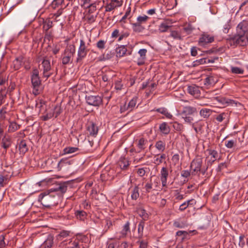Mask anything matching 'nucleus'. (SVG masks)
Here are the masks:
<instances>
[{"label": "nucleus", "instance_id": "nucleus-34", "mask_svg": "<svg viewBox=\"0 0 248 248\" xmlns=\"http://www.w3.org/2000/svg\"><path fill=\"white\" fill-rule=\"evenodd\" d=\"M119 7L120 6H117L116 4L110 1L109 3H107V4L105 7V11L110 12Z\"/></svg>", "mask_w": 248, "mask_h": 248}, {"label": "nucleus", "instance_id": "nucleus-19", "mask_svg": "<svg viewBox=\"0 0 248 248\" xmlns=\"http://www.w3.org/2000/svg\"><path fill=\"white\" fill-rule=\"evenodd\" d=\"M155 111L163 115L167 119H172L173 118L172 115L165 108L162 107L157 108Z\"/></svg>", "mask_w": 248, "mask_h": 248}, {"label": "nucleus", "instance_id": "nucleus-15", "mask_svg": "<svg viewBox=\"0 0 248 248\" xmlns=\"http://www.w3.org/2000/svg\"><path fill=\"white\" fill-rule=\"evenodd\" d=\"M197 112V110L196 108L191 106H186L183 108L181 115L190 116Z\"/></svg>", "mask_w": 248, "mask_h": 248}, {"label": "nucleus", "instance_id": "nucleus-18", "mask_svg": "<svg viewBox=\"0 0 248 248\" xmlns=\"http://www.w3.org/2000/svg\"><path fill=\"white\" fill-rule=\"evenodd\" d=\"M159 129L163 135H167L170 132V127L166 122H163L159 125Z\"/></svg>", "mask_w": 248, "mask_h": 248}, {"label": "nucleus", "instance_id": "nucleus-49", "mask_svg": "<svg viewBox=\"0 0 248 248\" xmlns=\"http://www.w3.org/2000/svg\"><path fill=\"white\" fill-rule=\"evenodd\" d=\"M205 58H202L194 61L192 65L193 66H197L201 64H205Z\"/></svg>", "mask_w": 248, "mask_h": 248}, {"label": "nucleus", "instance_id": "nucleus-11", "mask_svg": "<svg viewBox=\"0 0 248 248\" xmlns=\"http://www.w3.org/2000/svg\"><path fill=\"white\" fill-rule=\"evenodd\" d=\"M68 183L64 182L57 185L55 187L50 189V192H58L59 194L65 193L67 189Z\"/></svg>", "mask_w": 248, "mask_h": 248}, {"label": "nucleus", "instance_id": "nucleus-52", "mask_svg": "<svg viewBox=\"0 0 248 248\" xmlns=\"http://www.w3.org/2000/svg\"><path fill=\"white\" fill-rule=\"evenodd\" d=\"M236 30L237 31H239V34H245L246 29L244 28V25L242 23H240L237 27Z\"/></svg>", "mask_w": 248, "mask_h": 248}, {"label": "nucleus", "instance_id": "nucleus-60", "mask_svg": "<svg viewBox=\"0 0 248 248\" xmlns=\"http://www.w3.org/2000/svg\"><path fill=\"white\" fill-rule=\"evenodd\" d=\"M244 70L240 67H233V73L237 74H242L244 73Z\"/></svg>", "mask_w": 248, "mask_h": 248}, {"label": "nucleus", "instance_id": "nucleus-1", "mask_svg": "<svg viewBox=\"0 0 248 248\" xmlns=\"http://www.w3.org/2000/svg\"><path fill=\"white\" fill-rule=\"evenodd\" d=\"M58 195H56L50 189L48 192L41 193L39 196V201L46 207H50L58 203Z\"/></svg>", "mask_w": 248, "mask_h": 248}, {"label": "nucleus", "instance_id": "nucleus-48", "mask_svg": "<svg viewBox=\"0 0 248 248\" xmlns=\"http://www.w3.org/2000/svg\"><path fill=\"white\" fill-rule=\"evenodd\" d=\"M54 116V112L52 111V112H48L47 113V114L45 115H44V116H42L41 117V118H42V120L44 121H47L48 120H49L50 119L52 118Z\"/></svg>", "mask_w": 248, "mask_h": 248}, {"label": "nucleus", "instance_id": "nucleus-53", "mask_svg": "<svg viewBox=\"0 0 248 248\" xmlns=\"http://www.w3.org/2000/svg\"><path fill=\"white\" fill-rule=\"evenodd\" d=\"M173 127L178 131H182L183 129V126L177 122H175L173 124Z\"/></svg>", "mask_w": 248, "mask_h": 248}, {"label": "nucleus", "instance_id": "nucleus-55", "mask_svg": "<svg viewBox=\"0 0 248 248\" xmlns=\"http://www.w3.org/2000/svg\"><path fill=\"white\" fill-rule=\"evenodd\" d=\"M120 111L121 113H124L126 111H131L130 110H129L128 108L127 107V104L126 103H125L124 105L121 106Z\"/></svg>", "mask_w": 248, "mask_h": 248}, {"label": "nucleus", "instance_id": "nucleus-23", "mask_svg": "<svg viewBox=\"0 0 248 248\" xmlns=\"http://www.w3.org/2000/svg\"><path fill=\"white\" fill-rule=\"evenodd\" d=\"M138 97L137 96H134L127 104V107L131 111L136 107Z\"/></svg>", "mask_w": 248, "mask_h": 248}, {"label": "nucleus", "instance_id": "nucleus-31", "mask_svg": "<svg viewBox=\"0 0 248 248\" xmlns=\"http://www.w3.org/2000/svg\"><path fill=\"white\" fill-rule=\"evenodd\" d=\"M71 232L68 231H62L57 236V239L60 240H62L63 239L70 236Z\"/></svg>", "mask_w": 248, "mask_h": 248}, {"label": "nucleus", "instance_id": "nucleus-21", "mask_svg": "<svg viewBox=\"0 0 248 248\" xmlns=\"http://www.w3.org/2000/svg\"><path fill=\"white\" fill-rule=\"evenodd\" d=\"M155 146L159 152H163L166 148V143L163 140H158L155 142Z\"/></svg>", "mask_w": 248, "mask_h": 248}, {"label": "nucleus", "instance_id": "nucleus-46", "mask_svg": "<svg viewBox=\"0 0 248 248\" xmlns=\"http://www.w3.org/2000/svg\"><path fill=\"white\" fill-rule=\"evenodd\" d=\"M149 19V17L146 15H144L143 16H139L137 17V21L138 23H140V24L142 23H145L147 20Z\"/></svg>", "mask_w": 248, "mask_h": 248}, {"label": "nucleus", "instance_id": "nucleus-57", "mask_svg": "<svg viewBox=\"0 0 248 248\" xmlns=\"http://www.w3.org/2000/svg\"><path fill=\"white\" fill-rule=\"evenodd\" d=\"M60 50V46L58 45H54L52 46V51L54 54H57Z\"/></svg>", "mask_w": 248, "mask_h": 248}, {"label": "nucleus", "instance_id": "nucleus-2", "mask_svg": "<svg viewBox=\"0 0 248 248\" xmlns=\"http://www.w3.org/2000/svg\"><path fill=\"white\" fill-rule=\"evenodd\" d=\"M76 52L75 46L70 45L66 46L63 53L62 55V62L64 65L69 64L72 62L73 57Z\"/></svg>", "mask_w": 248, "mask_h": 248}, {"label": "nucleus", "instance_id": "nucleus-38", "mask_svg": "<svg viewBox=\"0 0 248 248\" xmlns=\"http://www.w3.org/2000/svg\"><path fill=\"white\" fill-rule=\"evenodd\" d=\"M132 28L133 31L137 32H141L144 29V28L140 23H138L132 24Z\"/></svg>", "mask_w": 248, "mask_h": 248}, {"label": "nucleus", "instance_id": "nucleus-51", "mask_svg": "<svg viewBox=\"0 0 248 248\" xmlns=\"http://www.w3.org/2000/svg\"><path fill=\"white\" fill-rule=\"evenodd\" d=\"M227 117H228L227 113H222L220 114L217 117L216 120L218 122H221L223 120L227 118Z\"/></svg>", "mask_w": 248, "mask_h": 248}, {"label": "nucleus", "instance_id": "nucleus-59", "mask_svg": "<svg viewBox=\"0 0 248 248\" xmlns=\"http://www.w3.org/2000/svg\"><path fill=\"white\" fill-rule=\"evenodd\" d=\"M172 161L174 164V165H176L178 164L179 162V155L178 154L174 155L172 157Z\"/></svg>", "mask_w": 248, "mask_h": 248}, {"label": "nucleus", "instance_id": "nucleus-37", "mask_svg": "<svg viewBox=\"0 0 248 248\" xmlns=\"http://www.w3.org/2000/svg\"><path fill=\"white\" fill-rule=\"evenodd\" d=\"M11 146V141L9 138L4 137L2 140V146L5 149H7Z\"/></svg>", "mask_w": 248, "mask_h": 248}, {"label": "nucleus", "instance_id": "nucleus-64", "mask_svg": "<svg viewBox=\"0 0 248 248\" xmlns=\"http://www.w3.org/2000/svg\"><path fill=\"white\" fill-rule=\"evenodd\" d=\"M52 245V241L49 240L46 242L43 245L45 248H50Z\"/></svg>", "mask_w": 248, "mask_h": 248}, {"label": "nucleus", "instance_id": "nucleus-27", "mask_svg": "<svg viewBox=\"0 0 248 248\" xmlns=\"http://www.w3.org/2000/svg\"><path fill=\"white\" fill-rule=\"evenodd\" d=\"M170 27L171 26L168 23L163 22L159 25L158 31L160 32H164L167 31Z\"/></svg>", "mask_w": 248, "mask_h": 248}, {"label": "nucleus", "instance_id": "nucleus-41", "mask_svg": "<svg viewBox=\"0 0 248 248\" xmlns=\"http://www.w3.org/2000/svg\"><path fill=\"white\" fill-rule=\"evenodd\" d=\"M64 1V0H53L51 2V7L55 9L58 8Z\"/></svg>", "mask_w": 248, "mask_h": 248}, {"label": "nucleus", "instance_id": "nucleus-14", "mask_svg": "<svg viewBox=\"0 0 248 248\" xmlns=\"http://www.w3.org/2000/svg\"><path fill=\"white\" fill-rule=\"evenodd\" d=\"M188 93L196 97L200 96L201 92L198 86L195 85H192L187 87Z\"/></svg>", "mask_w": 248, "mask_h": 248}, {"label": "nucleus", "instance_id": "nucleus-58", "mask_svg": "<svg viewBox=\"0 0 248 248\" xmlns=\"http://www.w3.org/2000/svg\"><path fill=\"white\" fill-rule=\"evenodd\" d=\"M67 163V160L66 159H61L57 165L58 170H60Z\"/></svg>", "mask_w": 248, "mask_h": 248}, {"label": "nucleus", "instance_id": "nucleus-16", "mask_svg": "<svg viewBox=\"0 0 248 248\" xmlns=\"http://www.w3.org/2000/svg\"><path fill=\"white\" fill-rule=\"evenodd\" d=\"M146 53L147 50L146 49L143 48L140 49L138 54L140 55V57L138 58L137 61L138 65H141L144 63Z\"/></svg>", "mask_w": 248, "mask_h": 248}, {"label": "nucleus", "instance_id": "nucleus-26", "mask_svg": "<svg viewBox=\"0 0 248 248\" xmlns=\"http://www.w3.org/2000/svg\"><path fill=\"white\" fill-rule=\"evenodd\" d=\"M195 203L196 202L193 199L188 200L180 205L179 210L181 211H183L188 206L189 204L194 205Z\"/></svg>", "mask_w": 248, "mask_h": 248}, {"label": "nucleus", "instance_id": "nucleus-40", "mask_svg": "<svg viewBox=\"0 0 248 248\" xmlns=\"http://www.w3.org/2000/svg\"><path fill=\"white\" fill-rule=\"evenodd\" d=\"M19 128V125L17 124L15 122L11 123L9 128L8 131L10 132H14L17 130Z\"/></svg>", "mask_w": 248, "mask_h": 248}, {"label": "nucleus", "instance_id": "nucleus-42", "mask_svg": "<svg viewBox=\"0 0 248 248\" xmlns=\"http://www.w3.org/2000/svg\"><path fill=\"white\" fill-rule=\"evenodd\" d=\"M173 226L178 228H183L186 226V223L184 221L176 220L173 222Z\"/></svg>", "mask_w": 248, "mask_h": 248}, {"label": "nucleus", "instance_id": "nucleus-22", "mask_svg": "<svg viewBox=\"0 0 248 248\" xmlns=\"http://www.w3.org/2000/svg\"><path fill=\"white\" fill-rule=\"evenodd\" d=\"M19 150L20 154L22 155H24L28 151V148L25 140H21L19 143Z\"/></svg>", "mask_w": 248, "mask_h": 248}, {"label": "nucleus", "instance_id": "nucleus-35", "mask_svg": "<svg viewBox=\"0 0 248 248\" xmlns=\"http://www.w3.org/2000/svg\"><path fill=\"white\" fill-rule=\"evenodd\" d=\"M53 22L49 19H46L43 22V28L47 31L52 27Z\"/></svg>", "mask_w": 248, "mask_h": 248}, {"label": "nucleus", "instance_id": "nucleus-32", "mask_svg": "<svg viewBox=\"0 0 248 248\" xmlns=\"http://www.w3.org/2000/svg\"><path fill=\"white\" fill-rule=\"evenodd\" d=\"M130 223L129 221H127L125 224L124 225L123 229L122 230L121 233L123 237L125 236L128 232H130L129 228Z\"/></svg>", "mask_w": 248, "mask_h": 248}, {"label": "nucleus", "instance_id": "nucleus-13", "mask_svg": "<svg viewBox=\"0 0 248 248\" xmlns=\"http://www.w3.org/2000/svg\"><path fill=\"white\" fill-rule=\"evenodd\" d=\"M160 180L163 186H166L169 176V171L166 167H163L160 170Z\"/></svg>", "mask_w": 248, "mask_h": 248}, {"label": "nucleus", "instance_id": "nucleus-33", "mask_svg": "<svg viewBox=\"0 0 248 248\" xmlns=\"http://www.w3.org/2000/svg\"><path fill=\"white\" fill-rule=\"evenodd\" d=\"M77 218L80 220H84L87 216L86 213L82 210H77L75 213Z\"/></svg>", "mask_w": 248, "mask_h": 248}, {"label": "nucleus", "instance_id": "nucleus-17", "mask_svg": "<svg viewBox=\"0 0 248 248\" xmlns=\"http://www.w3.org/2000/svg\"><path fill=\"white\" fill-rule=\"evenodd\" d=\"M244 109L243 105L237 100H233V113L239 114Z\"/></svg>", "mask_w": 248, "mask_h": 248}, {"label": "nucleus", "instance_id": "nucleus-63", "mask_svg": "<svg viewBox=\"0 0 248 248\" xmlns=\"http://www.w3.org/2000/svg\"><path fill=\"white\" fill-rule=\"evenodd\" d=\"M194 30V28L192 27L191 25H189L187 27L184 28V30L187 32L188 34H190L192 32L193 30Z\"/></svg>", "mask_w": 248, "mask_h": 248}, {"label": "nucleus", "instance_id": "nucleus-12", "mask_svg": "<svg viewBox=\"0 0 248 248\" xmlns=\"http://www.w3.org/2000/svg\"><path fill=\"white\" fill-rule=\"evenodd\" d=\"M42 64L43 68V76L47 78L51 75L49 72L51 69L50 61L44 59L42 62Z\"/></svg>", "mask_w": 248, "mask_h": 248}, {"label": "nucleus", "instance_id": "nucleus-29", "mask_svg": "<svg viewBox=\"0 0 248 248\" xmlns=\"http://www.w3.org/2000/svg\"><path fill=\"white\" fill-rule=\"evenodd\" d=\"M113 53H112L111 51H108V53H104L101 55L99 57V60L101 61H105L110 59L113 57Z\"/></svg>", "mask_w": 248, "mask_h": 248}, {"label": "nucleus", "instance_id": "nucleus-3", "mask_svg": "<svg viewBox=\"0 0 248 248\" xmlns=\"http://www.w3.org/2000/svg\"><path fill=\"white\" fill-rule=\"evenodd\" d=\"M31 81L33 88L32 93L34 95H38L40 93L41 80L39 77V71L37 69H33L31 76Z\"/></svg>", "mask_w": 248, "mask_h": 248}, {"label": "nucleus", "instance_id": "nucleus-4", "mask_svg": "<svg viewBox=\"0 0 248 248\" xmlns=\"http://www.w3.org/2000/svg\"><path fill=\"white\" fill-rule=\"evenodd\" d=\"M202 158L200 156H196L191 162L190 165V169L192 171V173L194 172L197 174L198 172L202 171V173L204 174L207 170L208 167L205 168H202Z\"/></svg>", "mask_w": 248, "mask_h": 248}, {"label": "nucleus", "instance_id": "nucleus-24", "mask_svg": "<svg viewBox=\"0 0 248 248\" xmlns=\"http://www.w3.org/2000/svg\"><path fill=\"white\" fill-rule=\"evenodd\" d=\"M22 62L23 58L22 57L16 58L13 62V66L15 70L19 69L22 65Z\"/></svg>", "mask_w": 248, "mask_h": 248}, {"label": "nucleus", "instance_id": "nucleus-7", "mask_svg": "<svg viewBox=\"0 0 248 248\" xmlns=\"http://www.w3.org/2000/svg\"><path fill=\"white\" fill-rule=\"evenodd\" d=\"M86 102L90 105L98 107L102 103V99L99 95H88L86 96Z\"/></svg>", "mask_w": 248, "mask_h": 248}, {"label": "nucleus", "instance_id": "nucleus-47", "mask_svg": "<svg viewBox=\"0 0 248 248\" xmlns=\"http://www.w3.org/2000/svg\"><path fill=\"white\" fill-rule=\"evenodd\" d=\"M170 37H172L174 39H178L181 40L182 37L180 34L177 31H171L170 35Z\"/></svg>", "mask_w": 248, "mask_h": 248}, {"label": "nucleus", "instance_id": "nucleus-28", "mask_svg": "<svg viewBox=\"0 0 248 248\" xmlns=\"http://www.w3.org/2000/svg\"><path fill=\"white\" fill-rule=\"evenodd\" d=\"M212 110L209 108H202L200 111V115L204 118H208L212 114Z\"/></svg>", "mask_w": 248, "mask_h": 248}, {"label": "nucleus", "instance_id": "nucleus-62", "mask_svg": "<svg viewBox=\"0 0 248 248\" xmlns=\"http://www.w3.org/2000/svg\"><path fill=\"white\" fill-rule=\"evenodd\" d=\"M138 174L140 177L144 176L146 171L144 168L139 169L137 171Z\"/></svg>", "mask_w": 248, "mask_h": 248}, {"label": "nucleus", "instance_id": "nucleus-20", "mask_svg": "<svg viewBox=\"0 0 248 248\" xmlns=\"http://www.w3.org/2000/svg\"><path fill=\"white\" fill-rule=\"evenodd\" d=\"M118 165L121 169L125 170L129 165L128 160L124 157L121 156L118 161Z\"/></svg>", "mask_w": 248, "mask_h": 248}, {"label": "nucleus", "instance_id": "nucleus-43", "mask_svg": "<svg viewBox=\"0 0 248 248\" xmlns=\"http://www.w3.org/2000/svg\"><path fill=\"white\" fill-rule=\"evenodd\" d=\"M147 143V141L143 138H141L139 140L138 143V147L140 150H143L145 148V144Z\"/></svg>", "mask_w": 248, "mask_h": 248}, {"label": "nucleus", "instance_id": "nucleus-45", "mask_svg": "<svg viewBox=\"0 0 248 248\" xmlns=\"http://www.w3.org/2000/svg\"><path fill=\"white\" fill-rule=\"evenodd\" d=\"M166 158V155L164 154H161L159 157H155V162L157 165H159L163 162V160Z\"/></svg>", "mask_w": 248, "mask_h": 248}, {"label": "nucleus", "instance_id": "nucleus-61", "mask_svg": "<svg viewBox=\"0 0 248 248\" xmlns=\"http://www.w3.org/2000/svg\"><path fill=\"white\" fill-rule=\"evenodd\" d=\"M137 243L139 244V248H147V242L145 241H139Z\"/></svg>", "mask_w": 248, "mask_h": 248}, {"label": "nucleus", "instance_id": "nucleus-30", "mask_svg": "<svg viewBox=\"0 0 248 248\" xmlns=\"http://www.w3.org/2000/svg\"><path fill=\"white\" fill-rule=\"evenodd\" d=\"M139 188L138 186H136L132 190L131 198L133 200H136L139 197Z\"/></svg>", "mask_w": 248, "mask_h": 248}, {"label": "nucleus", "instance_id": "nucleus-56", "mask_svg": "<svg viewBox=\"0 0 248 248\" xmlns=\"http://www.w3.org/2000/svg\"><path fill=\"white\" fill-rule=\"evenodd\" d=\"M182 118L187 123H191L193 121V118L191 116L182 115Z\"/></svg>", "mask_w": 248, "mask_h": 248}, {"label": "nucleus", "instance_id": "nucleus-25", "mask_svg": "<svg viewBox=\"0 0 248 248\" xmlns=\"http://www.w3.org/2000/svg\"><path fill=\"white\" fill-rule=\"evenodd\" d=\"M117 56L122 57L124 56L127 51V48L125 46H121L116 48Z\"/></svg>", "mask_w": 248, "mask_h": 248}, {"label": "nucleus", "instance_id": "nucleus-10", "mask_svg": "<svg viewBox=\"0 0 248 248\" xmlns=\"http://www.w3.org/2000/svg\"><path fill=\"white\" fill-rule=\"evenodd\" d=\"M87 133L90 137H95L98 134V127L93 122H89L87 124Z\"/></svg>", "mask_w": 248, "mask_h": 248}, {"label": "nucleus", "instance_id": "nucleus-9", "mask_svg": "<svg viewBox=\"0 0 248 248\" xmlns=\"http://www.w3.org/2000/svg\"><path fill=\"white\" fill-rule=\"evenodd\" d=\"M248 44V38L245 34H238L233 36V45L245 46Z\"/></svg>", "mask_w": 248, "mask_h": 248}, {"label": "nucleus", "instance_id": "nucleus-8", "mask_svg": "<svg viewBox=\"0 0 248 248\" xmlns=\"http://www.w3.org/2000/svg\"><path fill=\"white\" fill-rule=\"evenodd\" d=\"M214 41V37L207 33H203L199 39V45L201 46H205L208 44L211 43Z\"/></svg>", "mask_w": 248, "mask_h": 248}, {"label": "nucleus", "instance_id": "nucleus-36", "mask_svg": "<svg viewBox=\"0 0 248 248\" xmlns=\"http://www.w3.org/2000/svg\"><path fill=\"white\" fill-rule=\"evenodd\" d=\"M217 82L215 78L213 76L207 77L204 80V84L206 85H212L215 84Z\"/></svg>", "mask_w": 248, "mask_h": 248}, {"label": "nucleus", "instance_id": "nucleus-6", "mask_svg": "<svg viewBox=\"0 0 248 248\" xmlns=\"http://www.w3.org/2000/svg\"><path fill=\"white\" fill-rule=\"evenodd\" d=\"M88 51V50L85 42L83 39H80L79 46L78 50L77 62H78L84 58L86 56Z\"/></svg>", "mask_w": 248, "mask_h": 248}, {"label": "nucleus", "instance_id": "nucleus-50", "mask_svg": "<svg viewBox=\"0 0 248 248\" xmlns=\"http://www.w3.org/2000/svg\"><path fill=\"white\" fill-rule=\"evenodd\" d=\"M106 41L100 40L98 41L96 43V46L99 49H103L105 47Z\"/></svg>", "mask_w": 248, "mask_h": 248}, {"label": "nucleus", "instance_id": "nucleus-5", "mask_svg": "<svg viewBox=\"0 0 248 248\" xmlns=\"http://www.w3.org/2000/svg\"><path fill=\"white\" fill-rule=\"evenodd\" d=\"M207 155L206 157V165L208 167L217 160L219 159L220 155L219 153L215 150L208 149L206 150Z\"/></svg>", "mask_w": 248, "mask_h": 248}, {"label": "nucleus", "instance_id": "nucleus-39", "mask_svg": "<svg viewBox=\"0 0 248 248\" xmlns=\"http://www.w3.org/2000/svg\"><path fill=\"white\" fill-rule=\"evenodd\" d=\"M78 150L77 147H69L64 149L63 152L65 154L74 153Z\"/></svg>", "mask_w": 248, "mask_h": 248}, {"label": "nucleus", "instance_id": "nucleus-44", "mask_svg": "<svg viewBox=\"0 0 248 248\" xmlns=\"http://www.w3.org/2000/svg\"><path fill=\"white\" fill-rule=\"evenodd\" d=\"M124 88L123 84L122 83L121 81L117 80L115 82L114 89L117 92L122 90Z\"/></svg>", "mask_w": 248, "mask_h": 248}, {"label": "nucleus", "instance_id": "nucleus-54", "mask_svg": "<svg viewBox=\"0 0 248 248\" xmlns=\"http://www.w3.org/2000/svg\"><path fill=\"white\" fill-rule=\"evenodd\" d=\"M231 20L230 19L229 21L228 22L227 24H226L223 29V31L225 33H227L229 32V30L231 28L232 25H231Z\"/></svg>", "mask_w": 248, "mask_h": 248}]
</instances>
